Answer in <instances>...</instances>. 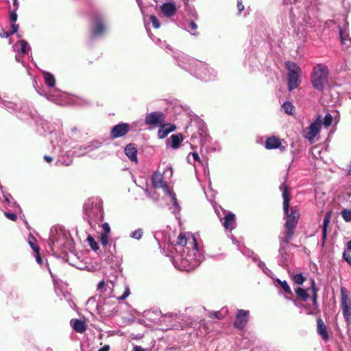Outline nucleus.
Wrapping results in <instances>:
<instances>
[{"label":"nucleus","instance_id":"f257e3e1","mask_svg":"<svg viewBox=\"0 0 351 351\" xmlns=\"http://www.w3.org/2000/svg\"><path fill=\"white\" fill-rule=\"evenodd\" d=\"M280 189L282 192L283 211L286 219L285 223L286 232L279 237V256L280 258V264L281 265H285L289 259V254L287 252L285 245L288 244L289 241L292 239L300 215L297 206L291 207V212L289 213L290 195L288 191L289 187L286 184H282L280 186Z\"/></svg>","mask_w":351,"mask_h":351},{"label":"nucleus","instance_id":"f03ea898","mask_svg":"<svg viewBox=\"0 0 351 351\" xmlns=\"http://www.w3.org/2000/svg\"><path fill=\"white\" fill-rule=\"evenodd\" d=\"M178 244L182 247L186 246L182 250V263L187 269H194L202 261L203 257L199 252L197 243L194 236L186 239L184 234L180 233L178 237Z\"/></svg>","mask_w":351,"mask_h":351},{"label":"nucleus","instance_id":"7ed1b4c3","mask_svg":"<svg viewBox=\"0 0 351 351\" xmlns=\"http://www.w3.org/2000/svg\"><path fill=\"white\" fill-rule=\"evenodd\" d=\"M84 218L88 221L90 226L100 221L103 219L102 205L100 200L97 199H89L84 205Z\"/></svg>","mask_w":351,"mask_h":351},{"label":"nucleus","instance_id":"20e7f679","mask_svg":"<svg viewBox=\"0 0 351 351\" xmlns=\"http://www.w3.org/2000/svg\"><path fill=\"white\" fill-rule=\"evenodd\" d=\"M329 70L324 64H317L313 68L311 74V82L313 87L322 91L328 82Z\"/></svg>","mask_w":351,"mask_h":351},{"label":"nucleus","instance_id":"39448f33","mask_svg":"<svg viewBox=\"0 0 351 351\" xmlns=\"http://www.w3.org/2000/svg\"><path fill=\"white\" fill-rule=\"evenodd\" d=\"M287 69V86L289 90H292L298 87L300 84L301 69L295 63L287 61L285 63Z\"/></svg>","mask_w":351,"mask_h":351},{"label":"nucleus","instance_id":"423d86ee","mask_svg":"<svg viewBox=\"0 0 351 351\" xmlns=\"http://www.w3.org/2000/svg\"><path fill=\"white\" fill-rule=\"evenodd\" d=\"M193 71L191 73L195 75L196 77L199 78L202 80L210 81L214 80L216 76V72L208 67V66L202 62L198 60H193Z\"/></svg>","mask_w":351,"mask_h":351},{"label":"nucleus","instance_id":"0eeeda50","mask_svg":"<svg viewBox=\"0 0 351 351\" xmlns=\"http://www.w3.org/2000/svg\"><path fill=\"white\" fill-rule=\"evenodd\" d=\"M173 176V169L171 166H166L163 173L155 172L152 178V184L156 189H162L165 193L170 192V187L164 181L165 176L171 178Z\"/></svg>","mask_w":351,"mask_h":351},{"label":"nucleus","instance_id":"6e6552de","mask_svg":"<svg viewBox=\"0 0 351 351\" xmlns=\"http://www.w3.org/2000/svg\"><path fill=\"white\" fill-rule=\"evenodd\" d=\"M322 125V115H318L315 120L308 127L303 130V136L311 143H313L316 136L320 132Z\"/></svg>","mask_w":351,"mask_h":351},{"label":"nucleus","instance_id":"1a4fd4ad","mask_svg":"<svg viewBox=\"0 0 351 351\" xmlns=\"http://www.w3.org/2000/svg\"><path fill=\"white\" fill-rule=\"evenodd\" d=\"M341 304L346 322L351 324V300L349 291L344 287L341 288Z\"/></svg>","mask_w":351,"mask_h":351},{"label":"nucleus","instance_id":"9d476101","mask_svg":"<svg viewBox=\"0 0 351 351\" xmlns=\"http://www.w3.org/2000/svg\"><path fill=\"white\" fill-rule=\"evenodd\" d=\"M69 233L65 230L61 228L56 229V234H53L50 238V244L53 247H63L69 239Z\"/></svg>","mask_w":351,"mask_h":351},{"label":"nucleus","instance_id":"9b49d317","mask_svg":"<svg viewBox=\"0 0 351 351\" xmlns=\"http://www.w3.org/2000/svg\"><path fill=\"white\" fill-rule=\"evenodd\" d=\"M173 58L180 67L189 71L190 73L191 71H193L194 64H193V60H195V59L189 57L182 52L177 53Z\"/></svg>","mask_w":351,"mask_h":351},{"label":"nucleus","instance_id":"f8f14e48","mask_svg":"<svg viewBox=\"0 0 351 351\" xmlns=\"http://www.w3.org/2000/svg\"><path fill=\"white\" fill-rule=\"evenodd\" d=\"M107 288H108V289H110L111 290L110 295L112 297L117 298L119 300H125V298H127L129 296V295L130 293V287H129L128 285H125L123 286L124 292H123V293L121 295H117L116 292H115V291L113 290L110 287H109L108 285L106 284L104 280L99 282L98 285H97V290L101 293H104L105 291H106Z\"/></svg>","mask_w":351,"mask_h":351},{"label":"nucleus","instance_id":"ddd939ff","mask_svg":"<svg viewBox=\"0 0 351 351\" xmlns=\"http://www.w3.org/2000/svg\"><path fill=\"white\" fill-rule=\"evenodd\" d=\"M101 145V143L98 140H94L91 142L88 143L86 145L79 146L75 148L73 151V155L76 156H82L85 155L86 153L92 152Z\"/></svg>","mask_w":351,"mask_h":351},{"label":"nucleus","instance_id":"4468645a","mask_svg":"<svg viewBox=\"0 0 351 351\" xmlns=\"http://www.w3.org/2000/svg\"><path fill=\"white\" fill-rule=\"evenodd\" d=\"M164 121V114L161 112L156 111L148 113L145 119L146 125L152 127H157Z\"/></svg>","mask_w":351,"mask_h":351},{"label":"nucleus","instance_id":"2eb2a0df","mask_svg":"<svg viewBox=\"0 0 351 351\" xmlns=\"http://www.w3.org/2000/svg\"><path fill=\"white\" fill-rule=\"evenodd\" d=\"M106 31V27L104 25L103 18L100 15L95 17L91 29V34L94 37H98L103 35Z\"/></svg>","mask_w":351,"mask_h":351},{"label":"nucleus","instance_id":"dca6fc26","mask_svg":"<svg viewBox=\"0 0 351 351\" xmlns=\"http://www.w3.org/2000/svg\"><path fill=\"white\" fill-rule=\"evenodd\" d=\"M130 130V125L125 123H119L112 128L110 131L111 136L114 138L122 137Z\"/></svg>","mask_w":351,"mask_h":351},{"label":"nucleus","instance_id":"f3484780","mask_svg":"<svg viewBox=\"0 0 351 351\" xmlns=\"http://www.w3.org/2000/svg\"><path fill=\"white\" fill-rule=\"evenodd\" d=\"M248 315V311H245L243 309L238 310L234 324V326L239 329H243L247 322Z\"/></svg>","mask_w":351,"mask_h":351},{"label":"nucleus","instance_id":"a211bd4d","mask_svg":"<svg viewBox=\"0 0 351 351\" xmlns=\"http://www.w3.org/2000/svg\"><path fill=\"white\" fill-rule=\"evenodd\" d=\"M310 282H311V287H310L309 289L311 291V293H312L313 311L308 313L313 314L318 310L319 305H318V302H317V299H318L317 293L319 289V288H317L316 287L315 281L313 278L310 279Z\"/></svg>","mask_w":351,"mask_h":351},{"label":"nucleus","instance_id":"6ab92c4d","mask_svg":"<svg viewBox=\"0 0 351 351\" xmlns=\"http://www.w3.org/2000/svg\"><path fill=\"white\" fill-rule=\"evenodd\" d=\"M265 147L267 149H273L279 148L281 152H284L286 147L281 145V141L276 136H271L267 138L265 141Z\"/></svg>","mask_w":351,"mask_h":351},{"label":"nucleus","instance_id":"aec40b11","mask_svg":"<svg viewBox=\"0 0 351 351\" xmlns=\"http://www.w3.org/2000/svg\"><path fill=\"white\" fill-rule=\"evenodd\" d=\"M160 10L164 16L171 17L176 14L177 8L173 3H165L161 5Z\"/></svg>","mask_w":351,"mask_h":351},{"label":"nucleus","instance_id":"412c9836","mask_svg":"<svg viewBox=\"0 0 351 351\" xmlns=\"http://www.w3.org/2000/svg\"><path fill=\"white\" fill-rule=\"evenodd\" d=\"M176 128V125L171 123L161 125L158 131V137L160 138H165L170 132H173Z\"/></svg>","mask_w":351,"mask_h":351},{"label":"nucleus","instance_id":"4be33fe9","mask_svg":"<svg viewBox=\"0 0 351 351\" xmlns=\"http://www.w3.org/2000/svg\"><path fill=\"white\" fill-rule=\"evenodd\" d=\"M317 331L325 341L328 340L329 336L327 331V328L324 322L321 319L317 320Z\"/></svg>","mask_w":351,"mask_h":351},{"label":"nucleus","instance_id":"5701e85b","mask_svg":"<svg viewBox=\"0 0 351 351\" xmlns=\"http://www.w3.org/2000/svg\"><path fill=\"white\" fill-rule=\"evenodd\" d=\"M223 226L227 230H232L235 226V215L232 213H228L224 217Z\"/></svg>","mask_w":351,"mask_h":351},{"label":"nucleus","instance_id":"b1692460","mask_svg":"<svg viewBox=\"0 0 351 351\" xmlns=\"http://www.w3.org/2000/svg\"><path fill=\"white\" fill-rule=\"evenodd\" d=\"M125 153L131 161L137 162V149L132 144H128L125 147Z\"/></svg>","mask_w":351,"mask_h":351},{"label":"nucleus","instance_id":"393cba45","mask_svg":"<svg viewBox=\"0 0 351 351\" xmlns=\"http://www.w3.org/2000/svg\"><path fill=\"white\" fill-rule=\"evenodd\" d=\"M331 219V212L326 213L324 216L323 224H322V242H325L327 235V228Z\"/></svg>","mask_w":351,"mask_h":351},{"label":"nucleus","instance_id":"a878e982","mask_svg":"<svg viewBox=\"0 0 351 351\" xmlns=\"http://www.w3.org/2000/svg\"><path fill=\"white\" fill-rule=\"evenodd\" d=\"M107 307V303L99 304L97 306L98 312L104 316H110L117 312L114 309L108 310Z\"/></svg>","mask_w":351,"mask_h":351},{"label":"nucleus","instance_id":"bb28decb","mask_svg":"<svg viewBox=\"0 0 351 351\" xmlns=\"http://www.w3.org/2000/svg\"><path fill=\"white\" fill-rule=\"evenodd\" d=\"M339 36L342 43V45L346 46V47H351V38L346 34V28L342 29H339Z\"/></svg>","mask_w":351,"mask_h":351},{"label":"nucleus","instance_id":"cd10ccee","mask_svg":"<svg viewBox=\"0 0 351 351\" xmlns=\"http://www.w3.org/2000/svg\"><path fill=\"white\" fill-rule=\"evenodd\" d=\"M73 328L77 332L82 333L86 330L85 323L80 319L71 320Z\"/></svg>","mask_w":351,"mask_h":351},{"label":"nucleus","instance_id":"c85d7f7f","mask_svg":"<svg viewBox=\"0 0 351 351\" xmlns=\"http://www.w3.org/2000/svg\"><path fill=\"white\" fill-rule=\"evenodd\" d=\"M43 75L46 84L49 87H53L56 84L55 77L51 73L46 71L43 72Z\"/></svg>","mask_w":351,"mask_h":351},{"label":"nucleus","instance_id":"c756f323","mask_svg":"<svg viewBox=\"0 0 351 351\" xmlns=\"http://www.w3.org/2000/svg\"><path fill=\"white\" fill-rule=\"evenodd\" d=\"M296 295L303 302H306L309 298V295L307 293V289L298 287L295 290Z\"/></svg>","mask_w":351,"mask_h":351},{"label":"nucleus","instance_id":"7c9ffc66","mask_svg":"<svg viewBox=\"0 0 351 351\" xmlns=\"http://www.w3.org/2000/svg\"><path fill=\"white\" fill-rule=\"evenodd\" d=\"M171 147L176 149L179 147L180 143L183 141V136L181 134H173L171 136Z\"/></svg>","mask_w":351,"mask_h":351},{"label":"nucleus","instance_id":"2f4dec72","mask_svg":"<svg viewBox=\"0 0 351 351\" xmlns=\"http://www.w3.org/2000/svg\"><path fill=\"white\" fill-rule=\"evenodd\" d=\"M228 313V309L226 308H223L219 311H213L210 312L208 314L209 317L210 318H217L221 319Z\"/></svg>","mask_w":351,"mask_h":351},{"label":"nucleus","instance_id":"473e14b6","mask_svg":"<svg viewBox=\"0 0 351 351\" xmlns=\"http://www.w3.org/2000/svg\"><path fill=\"white\" fill-rule=\"evenodd\" d=\"M282 110L285 112V113L291 115L293 114L295 110L294 106L289 101L285 102L282 106Z\"/></svg>","mask_w":351,"mask_h":351},{"label":"nucleus","instance_id":"72a5a7b5","mask_svg":"<svg viewBox=\"0 0 351 351\" xmlns=\"http://www.w3.org/2000/svg\"><path fill=\"white\" fill-rule=\"evenodd\" d=\"M28 243L32 247V249L36 252H39V247L37 244V241L35 237H34L32 235H29L28 237Z\"/></svg>","mask_w":351,"mask_h":351},{"label":"nucleus","instance_id":"f704fd0d","mask_svg":"<svg viewBox=\"0 0 351 351\" xmlns=\"http://www.w3.org/2000/svg\"><path fill=\"white\" fill-rule=\"evenodd\" d=\"M19 43L21 45V52L23 54H28L30 51V47L28 43L24 40H21Z\"/></svg>","mask_w":351,"mask_h":351},{"label":"nucleus","instance_id":"c9c22d12","mask_svg":"<svg viewBox=\"0 0 351 351\" xmlns=\"http://www.w3.org/2000/svg\"><path fill=\"white\" fill-rule=\"evenodd\" d=\"M3 106L8 109L13 110H22V106L21 104H14L10 101L5 102L3 104Z\"/></svg>","mask_w":351,"mask_h":351},{"label":"nucleus","instance_id":"e433bc0d","mask_svg":"<svg viewBox=\"0 0 351 351\" xmlns=\"http://www.w3.org/2000/svg\"><path fill=\"white\" fill-rule=\"evenodd\" d=\"M278 283L280 285L281 288L288 294L291 295L292 291L291 288L289 287L288 283L285 280H280V279H277Z\"/></svg>","mask_w":351,"mask_h":351},{"label":"nucleus","instance_id":"4c0bfd02","mask_svg":"<svg viewBox=\"0 0 351 351\" xmlns=\"http://www.w3.org/2000/svg\"><path fill=\"white\" fill-rule=\"evenodd\" d=\"M11 29L12 30L10 32H4L1 36L4 38H8L10 35L16 33L19 29V25L12 24Z\"/></svg>","mask_w":351,"mask_h":351},{"label":"nucleus","instance_id":"58836bf2","mask_svg":"<svg viewBox=\"0 0 351 351\" xmlns=\"http://www.w3.org/2000/svg\"><path fill=\"white\" fill-rule=\"evenodd\" d=\"M73 162V159L69 156H64L62 158H60L58 160L57 163H60L61 165L69 166L71 165Z\"/></svg>","mask_w":351,"mask_h":351},{"label":"nucleus","instance_id":"ea45409f","mask_svg":"<svg viewBox=\"0 0 351 351\" xmlns=\"http://www.w3.org/2000/svg\"><path fill=\"white\" fill-rule=\"evenodd\" d=\"M332 122V117L330 114L327 113L324 118H322V125H324L326 128L329 127Z\"/></svg>","mask_w":351,"mask_h":351},{"label":"nucleus","instance_id":"a19ab883","mask_svg":"<svg viewBox=\"0 0 351 351\" xmlns=\"http://www.w3.org/2000/svg\"><path fill=\"white\" fill-rule=\"evenodd\" d=\"M293 280L295 283L298 285H302L304 282L306 278L302 276V274H298L293 276Z\"/></svg>","mask_w":351,"mask_h":351},{"label":"nucleus","instance_id":"79ce46f5","mask_svg":"<svg viewBox=\"0 0 351 351\" xmlns=\"http://www.w3.org/2000/svg\"><path fill=\"white\" fill-rule=\"evenodd\" d=\"M165 194L169 195V197L171 198V200L173 202V204L175 206V208H177V209H179V205H178V200L176 199L175 193L171 191V189H170V192L169 193H165Z\"/></svg>","mask_w":351,"mask_h":351},{"label":"nucleus","instance_id":"37998d69","mask_svg":"<svg viewBox=\"0 0 351 351\" xmlns=\"http://www.w3.org/2000/svg\"><path fill=\"white\" fill-rule=\"evenodd\" d=\"M88 243L90 245V247L94 250L96 251L99 249V245L95 241V239L92 237L88 236L87 238Z\"/></svg>","mask_w":351,"mask_h":351},{"label":"nucleus","instance_id":"c03bdc74","mask_svg":"<svg viewBox=\"0 0 351 351\" xmlns=\"http://www.w3.org/2000/svg\"><path fill=\"white\" fill-rule=\"evenodd\" d=\"M341 216L347 221H351V210L344 209L341 211Z\"/></svg>","mask_w":351,"mask_h":351},{"label":"nucleus","instance_id":"a18cd8bd","mask_svg":"<svg viewBox=\"0 0 351 351\" xmlns=\"http://www.w3.org/2000/svg\"><path fill=\"white\" fill-rule=\"evenodd\" d=\"M143 236V230L141 229H138L131 232L130 237L135 239H140Z\"/></svg>","mask_w":351,"mask_h":351},{"label":"nucleus","instance_id":"49530a36","mask_svg":"<svg viewBox=\"0 0 351 351\" xmlns=\"http://www.w3.org/2000/svg\"><path fill=\"white\" fill-rule=\"evenodd\" d=\"M188 28L191 29L190 31L192 35H197L195 31L197 28V25L194 21H191L189 23Z\"/></svg>","mask_w":351,"mask_h":351},{"label":"nucleus","instance_id":"de8ad7c7","mask_svg":"<svg viewBox=\"0 0 351 351\" xmlns=\"http://www.w3.org/2000/svg\"><path fill=\"white\" fill-rule=\"evenodd\" d=\"M149 19H150V21L152 23V25L154 28L158 29L160 27V23L155 16L151 15L149 16Z\"/></svg>","mask_w":351,"mask_h":351},{"label":"nucleus","instance_id":"09e8293b","mask_svg":"<svg viewBox=\"0 0 351 351\" xmlns=\"http://www.w3.org/2000/svg\"><path fill=\"white\" fill-rule=\"evenodd\" d=\"M101 243L104 246H106L109 243V234H101Z\"/></svg>","mask_w":351,"mask_h":351},{"label":"nucleus","instance_id":"8fccbe9b","mask_svg":"<svg viewBox=\"0 0 351 351\" xmlns=\"http://www.w3.org/2000/svg\"><path fill=\"white\" fill-rule=\"evenodd\" d=\"M16 20H17V14L16 13V10H15L10 13V21L12 23V24H16L15 23H16Z\"/></svg>","mask_w":351,"mask_h":351},{"label":"nucleus","instance_id":"3c124183","mask_svg":"<svg viewBox=\"0 0 351 351\" xmlns=\"http://www.w3.org/2000/svg\"><path fill=\"white\" fill-rule=\"evenodd\" d=\"M103 232L101 234H109L110 231V226L108 223H104L102 226Z\"/></svg>","mask_w":351,"mask_h":351},{"label":"nucleus","instance_id":"603ef678","mask_svg":"<svg viewBox=\"0 0 351 351\" xmlns=\"http://www.w3.org/2000/svg\"><path fill=\"white\" fill-rule=\"evenodd\" d=\"M258 266L263 269L265 274L269 275L271 273V271L266 267L265 264L263 262H260L258 263Z\"/></svg>","mask_w":351,"mask_h":351},{"label":"nucleus","instance_id":"864d4df0","mask_svg":"<svg viewBox=\"0 0 351 351\" xmlns=\"http://www.w3.org/2000/svg\"><path fill=\"white\" fill-rule=\"evenodd\" d=\"M173 319L172 315H165L161 317L160 319V324L165 323V322H170L171 320Z\"/></svg>","mask_w":351,"mask_h":351},{"label":"nucleus","instance_id":"5fc2aeb1","mask_svg":"<svg viewBox=\"0 0 351 351\" xmlns=\"http://www.w3.org/2000/svg\"><path fill=\"white\" fill-rule=\"evenodd\" d=\"M4 215L8 219L12 221H15L16 219V215L15 213L5 212Z\"/></svg>","mask_w":351,"mask_h":351},{"label":"nucleus","instance_id":"6e6d98bb","mask_svg":"<svg viewBox=\"0 0 351 351\" xmlns=\"http://www.w3.org/2000/svg\"><path fill=\"white\" fill-rule=\"evenodd\" d=\"M344 260L350 265H351V256L350 254L346 253V252H343V254Z\"/></svg>","mask_w":351,"mask_h":351},{"label":"nucleus","instance_id":"4d7b16f0","mask_svg":"<svg viewBox=\"0 0 351 351\" xmlns=\"http://www.w3.org/2000/svg\"><path fill=\"white\" fill-rule=\"evenodd\" d=\"M237 5V9H238L239 13H241V11H243L244 10V5L243 4L242 1L241 0H238Z\"/></svg>","mask_w":351,"mask_h":351},{"label":"nucleus","instance_id":"13d9d810","mask_svg":"<svg viewBox=\"0 0 351 351\" xmlns=\"http://www.w3.org/2000/svg\"><path fill=\"white\" fill-rule=\"evenodd\" d=\"M191 155L194 160L200 161V158L197 152H193Z\"/></svg>","mask_w":351,"mask_h":351},{"label":"nucleus","instance_id":"bf43d9fd","mask_svg":"<svg viewBox=\"0 0 351 351\" xmlns=\"http://www.w3.org/2000/svg\"><path fill=\"white\" fill-rule=\"evenodd\" d=\"M36 262L39 264V265H42L43 264V260L41 258V257L39 255V252L38 253H36Z\"/></svg>","mask_w":351,"mask_h":351},{"label":"nucleus","instance_id":"052dcab7","mask_svg":"<svg viewBox=\"0 0 351 351\" xmlns=\"http://www.w3.org/2000/svg\"><path fill=\"white\" fill-rule=\"evenodd\" d=\"M145 193L147 194L148 197L153 199L154 200L157 199V197H154V195L151 193V192L148 191V190H145Z\"/></svg>","mask_w":351,"mask_h":351},{"label":"nucleus","instance_id":"680f3d73","mask_svg":"<svg viewBox=\"0 0 351 351\" xmlns=\"http://www.w3.org/2000/svg\"><path fill=\"white\" fill-rule=\"evenodd\" d=\"M110 350V346L108 345H106L101 348H100L98 351H109Z\"/></svg>","mask_w":351,"mask_h":351},{"label":"nucleus","instance_id":"e2e57ef3","mask_svg":"<svg viewBox=\"0 0 351 351\" xmlns=\"http://www.w3.org/2000/svg\"><path fill=\"white\" fill-rule=\"evenodd\" d=\"M133 350H134V351H145V349H143V348H141V346H134Z\"/></svg>","mask_w":351,"mask_h":351},{"label":"nucleus","instance_id":"0e129e2a","mask_svg":"<svg viewBox=\"0 0 351 351\" xmlns=\"http://www.w3.org/2000/svg\"><path fill=\"white\" fill-rule=\"evenodd\" d=\"M44 160L47 162H50L52 161L53 158L51 157V156H44Z\"/></svg>","mask_w":351,"mask_h":351},{"label":"nucleus","instance_id":"69168bd1","mask_svg":"<svg viewBox=\"0 0 351 351\" xmlns=\"http://www.w3.org/2000/svg\"><path fill=\"white\" fill-rule=\"evenodd\" d=\"M15 58H16V60L19 62H23V58L19 54L16 55Z\"/></svg>","mask_w":351,"mask_h":351},{"label":"nucleus","instance_id":"338daca9","mask_svg":"<svg viewBox=\"0 0 351 351\" xmlns=\"http://www.w3.org/2000/svg\"><path fill=\"white\" fill-rule=\"evenodd\" d=\"M4 199H5V201L8 204H10L11 203V202H10V199H9V197H8V195H4Z\"/></svg>","mask_w":351,"mask_h":351},{"label":"nucleus","instance_id":"774afa93","mask_svg":"<svg viewBox=\"0 0 351 351\" xmlns=\"http://www.w3.org/2000/svg\"><path fill=\"white\" fill-rule=\"evenodd\" d=\"M347 248L348 250L351 251V240L347 243Z\"/></svg>","mask_w":351,"mask_h":351}]
</instances>
